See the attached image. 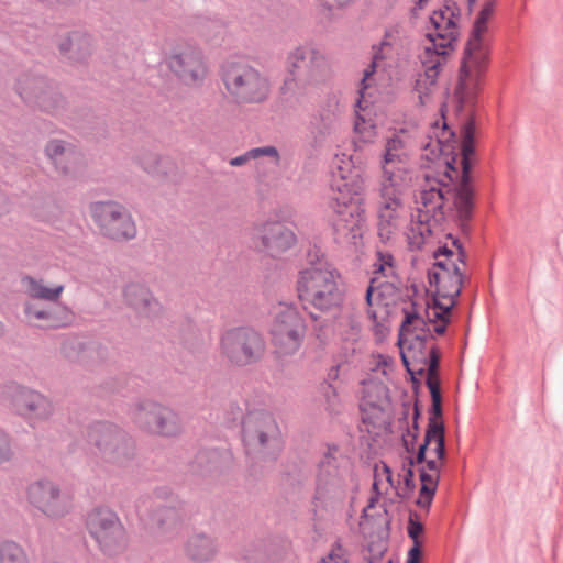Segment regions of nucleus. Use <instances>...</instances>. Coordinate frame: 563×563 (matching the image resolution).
<instances>
[{
  "label": "nucleus",
  "mask_w": 563,
  "mask_h": 563,
  "mask_svg": "<svg viewBox=\"0 0 563 563\" xmlns=\"http://www.w3.org/2000/svg\"><path fill=\"white\" fill-rule=\"evenodd\" d=\"M474 123L468 121L462 130L461 166L459 184L452 194L454 177L459 172L450 162L439 170L428 172L417 199V217L412 219L408 231V242L413 249H421L444 220L445 211L453 207L461 220L471 218L474 208V189L471 184L473 165Z\"/></svg>",
  "instance_id": "nucleus-1"
},
{
  "label": "nucleus",
  "mask_w": 563,
  "mask_h": 563,
  "mask_svg": "<svg viewBox=\"0 0 563 563\" xmlns=\"http://www.w3.org/2000/svg\"><path fill=\"white\" fill-rule=\"evenodd\" d=\"M364 188L362 170L353 166L352 157L342 155L331 181V222L339 240L357 244L363 235L365 211L361 205V195Z\"/></svg>",
  "instance_id": "nucleus-2"
},
{
  "label": "nucleus",
  "mask_w": 563,
  "mask_h": 563,
  "mask_svg": "<svg viewBox=\"0 0 563 563\" xmlns=\"http://www.w3.org/2000/svg\"><path fill=\"white\" fill-rule=\"evenodd\" d=\"M459 21L460 11L453 2H448L432 11L430 24L433 31L428 33L420 54L423 73L418 76L415 86L421 102L435 88L439 74L449 54L454 49L459 35Z\"/></svg>",
  "instance_id": "nucleus-3"
},
{
  "label": "nucleus",
  "mask_w": 563,
  "mask_h": 563,
  "mask_svg": "<svg viewBox=\"0 0 563 563\" xmlns=\"http://www.w3.org/2000/svg\"><path fill=\"white\" fill-rule=\"evenodd\" d=\"M435 263L429 272L430 286L434 287L431 301L424 309L426 318L434 324V333L443 334L450 322L451 310L455 306L462 288L464 262L446 247L434 253Z\"/></svg>",
  "instance_id": "nucleus-4"
},
{
  "label": "nucleus",
  "mask_w": 563,
  "mask_h": 563,
  "mask_svg": "<svg viewBox=\"0 0 563 563\" xmlns=\"http://www.w3.org/2000/svg\"><path fill=\"white\" fill-rule=\"evenodd\" d=\"M434 324L426 314L407 313L399 332L401 360L411 376H438L439 354L431 343Z\"/></svg>",
  "instance_id": "nucleus-5"
},
{
  "label": "nucleus",
  "mask_w": 563,
  "mask_h": 563,
  "mask_svg": "<svg viewBox=\"0 0 563 563\" xmlns=\"http://www.w3.org/2000/svg\"><path fill=\"white\" fill-rule=\"evenodd\" d=\"M297 290L303 303L322 312L339 309L344 300L341 275L329 263L320 262L300 271Z\"/></svg>",
  "instance_id": "nucleus-6"
},
{
  "label": "nucleus",
  "mask_w": 563,
  "mask_h": 563,
  "mask_svg": "<svg viewBox=\"0 0 563 563\" xmlns=\"http://www.w3.org/2000/svg\"><path fill=\"white\" fill-rule=\"evenodd\" d=\"M284 86L288 90H306L331 76V64L323 51L312 44L294 47L286 56Z\"/></svg>",
  "instance_id": "nucleus-7"
},
{
  "label": "nucleus",
  "mask_w": 563,
  "mask_h": 563,
  "mask_svg": "<svg viewBox=\"0 0 563 563\" xmlns=\"http://www.w3.org/2000/svg\"><path fill=\"white\" fill-rule=\"evenodd\" d=\"M241 412L238 405H230L232 420L241 417L242 440L249 453L268 454L280 445L278 424L268 411L247 408L244 416Z\"/></svg>",
  "instance_id": "nucleus-8"
},
{
  "label": "nucleus",
  "mask_w": 563,
  "mask_h": 563,
  "mask_svg": "<svg viewBox=\"0 0 563 563\" xmlns=\"http://www.w3.org/2000/svg\"><path fill=\"white\" fill-rule=\"evenodd\" d=\"M222 81L228 95L239 104L262 103L271 92L268 78L244 63H228L223 67Z\"/></svg>",
  "instance_id": "nucleus-9"
},
{
  "label": "nucleus",
  "mask_w": 563,
  "mask_h": 563,
  "mask_svg": "<svg viewBox=\"0 0 563 563\" xmlns=\"http://www.w3.org/2000/svg\"><path fill=\"white\" fill-rule=\"evenodd\" d=\"M487 64L488 48L479 46L477 40H468L454 90L462 106L472 104L476 100Z\"/></svg>",
  "instance_id": "nucleus-10"
},
{
  "label": "nucleus",
  "mask_w": 563,
  "mask_h": 563,
  "mask_svg": "<svg viewBox=\"0 0 563 563\" xmlns=\"http://www.w3.org/2000/svg\"><path fill=\"white\" fill-rule=\"evenodd\" d=\"M131 419L141 431L175 438L184 431V422L178 412L161 404L143 400L131 409Z\"/></svg>",
  "instance_id": "nucleus-11"
},
{
  "label": "nucleus",
  "mask_w": 563,
  "mask_h": 563,
  "mask_svg": "<svg viewBox=\"0 0 563 563\" xmlns=\"http://www.w3.org/2000/svg\"><path fill=\"white\" fill-rule=\"evenodd\" d=\"M89 213L100 234L114 241H126L136 235V225L124 206L117 201H96Z\"/></svg>",
  "instance_id": "nucleus-12"
},
{
  "label": "nucleus",
  "mask_w": 563,
  "mask_h": 563,
  "mask_svg": "<svg viewBox=\"0 0 563 563\" xmlns=\"http://www.w3.org/2000/svg\"><path fill=\"white\" fill-rule=\"evenodd\" d=\"M265 351L261 335L249 328H235L223 333L220 353L229 363L245 366L260 360Z\"/></svg>",
  "instance_id": "nucleus-13"
},
{
  "label": "nucleus",
  "mask_w": 563,
  "mask_h": 563,
  "mask_svg": "<svg viewBox=\"0 0 563 563\" xmlns=\"http://www.w3.org/2000/svg\"><path fill=\"white\" fill-rule=\"evenodd\" d=\"M271 333L277 352L289 355L299 350L306 334V324L296 308L280 305L275 313Z\"/></svg>",
  "instance_id": "nucleus-14"
},
{
  "label": "nucleus",
  "mask_w": 563,
  "mask_h": 563,
  "mask_svg": "<svg viewBox=\"0 0 563 563\" xmlns=\"http://www.w3.org/2000/svg\"><path fill=\"white\" fill-rule=\"evenodd\" d=\"M27 501L51 518H60L74 507V495L67 488L44 479L30 485L26 490Z\"/></svg>",
  "instance_id": "nucleus-15"
},
{
  "label": "nucleus",
  "mask_w": 563,
  "mask_h": 563,
  "mask_svg": "<svg viewBox=\"0 0 563 563\" xmlns=\"http://www.w3.org/2000/svg\"><path fill=\"white\" fill-rule=\"evenodd\" d=\"M87 527L104 553L113 554L124 548L126 532L112 510L107 508L92 510L88 516Z\"/></svg>",
  "instance_id": "nucleus-16"
},
{
  "label": "nucleus",
  "mask_w": 563,
  "mask_h": 563,
  "mask_svg": "<svg viewBox=\"0 0 563 563\" xmlns=\"http://www.w3.org/2000/svg\"><path fill=\"white\" fill-rule=\"evenodd\" d=\"M168 69L184 84L201 85L208 75V67L202 53L191 45H183L173 51L167 57Z\"/></svg>",
  "instance_id": "nucleus-17"
},
{
  "label": "nucleus",
  "mask_w": 563,
  "mask_h": 563,
  "mask_svg": "<svg viewBox=\"0 0 563 563\" xmlns=\"http://www.w3.org/2000/svg\"><path fill=\"white\" fill-rule=\"evenodd\" d=\"M296 242L294 231L280 222H267L252 231L253 246L272 257L282 255Z\"/></svg>",
  "instance_id": "nucleus-18"
},
{
  "label": "nucleus",
  "mask_w": 563,
  "mask_h": 563,
  "mask_svg": "<svg viewBox=\"0 0 563 563\" xmlns=\"http://www.w3.org/2000/svg\"><path fill=\"white\" fill-rule=\"evenodd\" d=\"M416 132L412 126L389 129L384 137L379 165H410Z\"/></svg>",
  "instance_id": "nucleus-19"
},
{
  "label": "nucleus",
  "mask_w": 563,
  "mask_h": 563,
  "mask_svg": "<svg viewBox=\"0 0 563 563\" xmlns=\"http://www.w3.org/2000/svg\"><path fill=\"white\" fill-rule=\"evenodd\" d=\"M407 214L404 196L378 194L377 218L378 234L388 240L400 228Z\"/></svg>",
  "instance_id": "nucleus-20"
},
{
  "label": "nucleus",
  "mask_w": 563,
  "mask_h": 563,
  "mask_svg": "<svg viewBox=\"0 0 563 563\" xmlns=\"http://www.w3.org/2000/svg\"><path fill=\"white\" fill-rule=\"evenodd\" d=\"M379 167L378 194L404 196L415 183L416 175L411 165H379Z\"/></svg>",
  "instance_id": "nucleus-21"
},
{
  "label": "nucleus",
  "mask_w": 563,
  "mask_h": 563,
  "mask_svg": "<svg viewBox=\"0 0 563 563\" xmlns=\"http://www.w3.org/2000/svg\"><path fill=\"white\" fill-rule=\"evenodd\" d=\"M15 404L19 413L31 424L48 420L55 411L53 402L47 397L29 389L19 393Z\"/></svg>",
  "instance_id": "nucleus-22"
},
{
  "label": "nucleus",
  "mask_w": 563,
  "mask_h": 563,
  "mask_svg": "<svg viewBox=\"0 0 563 563\" xmlns=\"http://www.w3.org/2000/svg\"><path fill=\"white\" fill-rule=\"evenodd\" d=\"M373 267L374 277L372 278L366 291V301L369 307L380 305L383 297L382 288L388 289L389 286L393 285L391 282L380 283L379 278L385 277L393 279L396 277L394 257L388 252L378 251L376 253V261L373 264Z\"/></svg>",
  "instance_id": "nucleus-23"
},
{
  "label": "nucleus",
  "mask_w": 563,
  "mask_h": 563,
  "mask_svg": "<svg viewBox=\"0 0 563 563\" xmlns=\"http://www.w3.org/2000/svg\"><path fill=\"white\" fill-rule=\"evenodd\" d=\"M44 152L59 175L68 176L77 170L80 155L73 144L62 140H51L46 143Z\"/></svg>",
  "instance_id": "nucleus-24"
},
{
  "label": "nucleus",
  "mask_w": 563,
  "mask_h": 563,
  "mask_svg": "<svg viewBox=\"0 0 563 563\" xmlns=\"http://www.w3.org/2000/svg\"><path fill=\"white\" fill-rule=\"evenodd\" d=\"M91 441L104 452L123 454L132 441L128 434L115 426L99 424L90 433Z\"/></svg>",
  "instance_id": "nucleus-25"
},
{
  "label": "nucleus",
  "mask_w": 563,
  "mask_h": 563,
  "mask_svg": "<svg viewBox=\"0 0 563 563\" xmlns=\"http://www.w3.org/2000/svg\"><path fill=\"white\" fill-rule=\"evenodd\" d=\"M438 461L439 460H417L419 464H422L419 468L421 487L417 505L426 511H428L431 506L440 478Z\"/></svg>",
  "instance_id": "nucleus-26"
},
{
  "label": "nucleus",
  "mask_w": 563,
  "mask_h": 563,
  "mask_svg": "<svg viewBox=\"0 0 563 563\" xmlns=\"http://www.w3.org/2000/svg\"><path fill=\"white\" fill-rule=\"evenodd\" d=\"M391 54L393 46L387 41H383L380 45L377 48H375L372 64L364 70V76L361 82V98L357 101V107L360 108L361 111L365 112L366 110V107H363L362 103L366 102V90L371 87L372 82L374 81L373 76L379 71H385L386 67L389 66L387 60L391 58Z\"/></svg>",
  "instance_id": "nucleus-27"
},
{
  "label": "nucleus",
  "mask_w": 563,
  "mask_h": 563,
  "mask_svg": "<svg viewBox=\"0 0 563 563\" xmlns=\"http://www.w3.org/2000/svg\"><path fill=\"white\" fill-rule=\"evenodd\" d=\"M63 320L59 319L54 309L47 305L30 300L24 307L26 319L30 323L36 327L57 328L62 327L68 321L70 312L67 309H60Z\"/></svg>",
  "instance_id": "nucleus-28"
},
{
  "label": "nucleus",
  "mask_w": 563,
  "mask_h": 563,
  "mask_svg": "<svg viewBox=\"0 0 563 563\" xmlns=\"http://www.w3.org/2000/svg\"><path fill=\"white\" fill-rule=\"evenodd\" d=\"M400 477L399 466L380 461L374 467L373 488L377 494H388L393 490L397 495Z\"/></svg>",
  "instance_id": "nucleus-29"
},
{
  "label": "nucleus",
  "mask_w": 563,
  "mask_h": 563,
  "mask_svg": "<svg viewBox=\"0 0 563 563\" xmlns=\"http://www.w3.org/2000/svg\"><path fill=\"white\" fill-rule=\"evenodd\" d=\"M124 298L140 313L151 314L159 310V303L143 285H128L124 288Z\"/></svg>",
  "instance_id": "nucleus-30"
},
{
  "label": "nucleus",
  "mask_w": 563,
  "mask_h": 563,
  "mask_svg": "<svg viewBox=\"0 0 563 563\" xmlns=\"http://www.w3.org/2000/svg\"><path fill=\"white\" fill-rule=\"evenodd\" d=\"M22 285L31 300H42L47 303H56L65 289L62 284L48 287L42 279L30 276L22 279Z\"/></svg>",
  "instance_id": "nucleus-31"
},
{
  "label": "nucleus",
  "mask_w": 563,
  "mask_h": 563,
  "mask_svg": "<svg viewBox=\"0 0 563 563\" xmlns=\"http://www.w3.org/2000/svg\"><path fill=\"white\" fill-rule=\"evenodd\" d=\"M217 553L214 540L203 533L192 536L186 543L187 556L196 562H207Z\"/></svg>",
  "instance_id": "nucleus-32"
},
{
  "label": "nucleus",
  "mask_w": 563,
  "mask_h": 563,
  "mask_svg": "<svg viewBox=\"0 0 563 563\" xmlns=\"http://www.w3.org/2000/svg\"><path fill=\"white\" fill-rule=\"evenodd\" d=\"M430 448L438 457L444 456V435L443 428L435 422L429 428L426 433L424 443L419 446L417 457H424L426 449Z\"/></svg>",
  "instance_id": "nucleus-33"
},
{
  "label": "nucleus",
  "mask_w": 563,
  "mask_h": 563,
  "mask_svg": "<svg viewBox=\"0 0 563 563\" xmlns=\"http://www.w3.org/2000/svg\"><path fill=\"white\" fill-rule=\"evenodd\" d=\"M494 11L495 0H486L474 23L473 33L470 40H477L482 47H487L484 41V35L487 31V23L492 19Z\"/></svg>",
  "instance_id": "nucleus-34"
},
{
  "label": "nucleus",
  "mask_w": 563,
  "mask_h": 563,
  "mask_svg": "<svg viewBox=\"0 0 563 563\" xmlns=\"http://www.w3.org/2000/svg\"><path fill=\"white\" fill-rule=\"evenodd\" d=\"M363 424L368 433L380 435L387 431V415L380 408H373V416L364 410Z\"/></svg>",
  "instance_id": "nucleus-35"
},
{
  "label": "nucleus",
  "mask_w": 563,
  "mask_h": 563,
  "mask_svg": "<svg viewBox=\"0 0 563 563\" xmlns=\"http://www.w3.org/2000/svg\"><path fill=\"white\" fill-rule=\"evenodd\" d=\"M354 129L363 142L372 143L377 136L376 123L367 113L357 112Z\"/></svg>",
  "instance_id": "nucleus-36"
},
{
  "label": "nucleus",
  "mask_w": 563,
  "mask_h": 563,
  "mask_svg": "<svg viewBox=\"0 0 563 563\" xmlns=\"http://www.w3.org/2000/svg\"><path fill=\"white\" fill-rule=\"evenodd\" d=\"M0 563H27V558L19 544L7 541L0 545Z\"/></svg>",
  "instance_id": "nucleus-37"
},
{
  "label": "nucleus",
  "mask_w": 563,
  "mask_h": 563,
  "mask_svg": "<svg viewBox=\"0 0 563 563\" xmlns=\"http://www.w3.org/2000/svg\"><path fill=\"white\" fill-rule=\"evenodd\" d=\"M261 156H271L275 159V162L278 161V152L274 146H265V147H256L247 151L243 155L233 157L230 159L231 166H242L245 163H247L250 159H256Z\"/></svg>",
  "instance_id": "nucleus-38"
},
{
  "label": "nucleus",
  "mask_w": 563,
  "mask_h": 563,
  "mask_svg": "<svg viewBox=\"0 0 563 563\" xmlns=\"http://www.w3.org/2000/svg\"><path fill=\"white\" fill-rule=\"evenodd\" d=\"M322 395L327 405V410L330 412H339L343 405L340 387L332 384L325 383L322 385Z\"/></svg>",
  "instance_id": "nucleus-39"
},
{
  "label": "nucleus",
  "mask_w": 563,
  "mask_h": 563,
  "mask_svg": "<svg viewBox=\"0 0 563 563\" xmlns=\"http://www.w3.org/2000/svg\"><path fill=\"white\" fill-rule=\"evenodd\" d=\"M409 466L401 465L399 467L401 477L399 483V489H397V496L407 497L413 489V473L411 466H413V460H409Z\"/></svg>",
  "instance_id": "nucleus-40"
},
{
  "label": "nucleus",
  "mask_w": 563,
  "mask_h": 563,
  "mask_svg": "<svg viewBox=\"0 0 563 563\" xmlns=\"http://www.w3.org/2000/svg\"><path fill=\"white\" fill-rule=\"evenodd\" d=\"M426 383H427L428 388L430 389V394H431V398H432V413H433L432 420H435V419L440 418L441 413H442L440 382L437 376V377H428Z\"/></svg>",
  "instance_id": "nucleus-41"
},
{
  "label": "nucleus",
  "mask_w": 563,
  "mask_h": 563,
  "mask_svg": "<svg viewBox=\"0 0 563 563\" xmlns=\"http://www.w3.org/2000/svg\"><path fill=\"white\" fill-rule=\"evenodd\" d=\"M434 136L438 140L441 152H443V153L450 152L453 148V146H451L450 142L454 139V133L449 130L445 122L443 123L441 129H439L438 126L435 128Z\"/></svg>",
  "instance_id": "nucleus-42"
},
{
  "label": "nucleus",
  "mask_w": 563,
  "mask_h": 563,
  "mask_svg": "<svg viewBox=\"0 0 563 563\" xmlns=\"http://www.w3.org/2000/svg\"><path fill=\"white\" fill-rule=\"evenodd\" d=\"M321 563H346V552L340 544H335Z\"/></svg>",
  "instance_id": "nucleus-43"
},
{
  "label": "nucleus",
  "mask_w": 563,
  "mask_h": 563,
  "mask_svg": "<svg viewBox=\"0 0 563 563\" xmlns=\"http://www.w3.org/2000/svg\"><path fill=\"white\" fill-rule=\"evenodd\" d=\"M423 532V526L418 520L417 515H410L409 523H408V534L413 540V542H418L419 536Z\"/></svg>",
  "instance_id": "nucleus-44"
},
{
  "label": "nucleus",
  "mask_w": 563,
  "mask_h": 563,
  "mask_svg": "<svg viewBox=\"0 0 563 563\" xmlns=\"http://www.w3.org/2000/svg\"><path fill=\"white\" fill-rule=\"evenodd\" d=\"M82 42V37H80L79 35H74L69 37L66 43H63L60 47L63 51L71 52L79 49Z\"/></svg>",
  "instance_id": "nucleus-45"
},
{
  "label": "nucleus",
  "mask_w": 563,
  "mask_h": 563,
  "mask_svg": "<svg viewBox=\"0 0 563 563\" xmlns=\"http://www.w3.org/2000/svg\"><path fill=\"white\" fill-rule=\"evenodd\" d=\"M422 552L419 542L409 550L406 563H421Z\"/></svg>",
  "instance_id": "nucleus-46"
},
{
  "label": "nucleus",
  "mask_w": 563,
  "mask_h": 563,
  "mask_svg": "<svg viewBox=\"0 0 563 563\" xmlns=\"http://www.w3.org/2000/svg\"><path fill=\"white\" fill-rule=\"evenodd\" d=\"M431 1L432 0H416L411 8V13L415 16H419L420 13L430 5Z\"/></svg>",
  "instance_id": "nucleus-47"
},
{
  "label": "nucleus",
  "mask_w": 563,
  "mask_h": 563,
  "mask_svg": "<svg viewBox=\"0 0 563 563\" xmlns=\"http://www.w3.org/2000/svg\"><path fill=\"white\" fill-rule=\"evenodd\" d=\"M10 452V439L8 434L0 429V455L8 454Z\"/></svg>",
  "instance_id": "nucleus-48"
},
{
  "label": "nucleus",
  "mask_w": 563,
  "mask_h": 563,
  "mask_svg": "<svg viewBox=\"0 0 563 563\" xmlns=\"http://www.w3.org/2000/svg\"><path fill=\"white\" fill-rule=\"evenodd\" d=\"M30 88L32 90L36 89L37 84L34 81L30 82ZM19 93L21 95L22 98H24L27 101H31L33 98V91H29V88L21 87Z\"/></svg>",
  "instance_id": "nucleus-49"
},
{
  "label": "nucleus",
  "mask_w": 563,
  "mask_h": 563,
  "mask_svg": "<svg viewBox=\"0 0 563 563\" xmlns=\"http://www.w3.org/2000/svg\"><path fill=\"white\" fill-rule=\"evenodd\" d=\"M338 377H339V367H333L330 371V373L328 375V378H329V380H336Z\"/></svg>",
  "instance_id": "nucleus-50"
},
{
  "label": "nucleus",
  "mask_w": 563,
  "mask_h": 563,
  "mask_svg": "<svg viewBox=\"0 0 563 563\" xmlns=\"http://www.w3.org/2000/svg\"><path fill=\"white\" fill-rule=\"evenodd\" d=\"M34 97L36 98V102L38 103V106H41V107H43L45 109H48V107L46 106L45 97L44 96L35 95Z\"/></svg>",
  "instance_id": "nucleus-51"
},
{
  "label": "nucleus",
  "mask_w": 563,
  "mask_h": 563,
  "mask_svg": "<svg viewBox=\"0 0 563 563\" xmlns=\"http://www.w3.org/2000/svg\"><path fill=\"white\" fill-rule=\"evenodd\" d=\"M152 505H153V501L151 499L146 498V499H141L139 506L141 508H147V507H150Z\"/></svg>",
  "instance_id": "nucleus-52"
},
{
  "label": "nucleus",
  "mask_w": 563,
  "mask_h": 563,
  "mask_svg": "<svg viewBox=\"0 0 563 563\" xmlns=\"http://www.w3.org/2000/svg\"><path fill=\"white\" fill-rule=\"evenodd\" d=\"M333 2H335L339 7H345L347 4H350L351 2H353L354 0H332Z\"/></svg>",
  "instance_id": "nucleus-53"
},
{
  "label": "nucleus",
  "mask_w": 563,
  "mask_h": 563,
  "mask_svg": "<svg viewBox=\"0 0 563 563\" xmlns=\"http://www.w3.org/2000/svg\"><path fill=\"white\" fill-rule=\"evenodd\" d=\"M164 514H166V516L170 519L175 518V511L174 510H170V509H164L163 510Z\"/></svg>",
  "instance_id": "nucleus-54"
},
{
  "label": "nucleus",
  "mask_w": 563,
  "mask_h": 563,
  "mask_svg": "<svg viewBox=\"0 0 563 563\" xmlns=\"http://www.w3.org/2000/svg\"><path fill=\"white\" fill-rule=\"evenodd\" d=\"M338 453V448L335 445L329 448V453H328V457L331 456V455H334Z\"/></svg>",
  "instance_id": "nucleus-55"
},
{
  "label": "nucleus",
  "mask_w": 563,
  "mask_h": 563,
  "mask_svg": "<svg viewBox=\"0 0 563 563\" xmlns=\"http://www.w3.org/2000/svg\"><path fill=\"white\" fill-rule=\"evenodd\" d=\"M418 416H419L418 407H417V405H415L413 406V418H415V420L417 419Z\"/></svg>",
  "instance_id": "nucleus-56"
},
{
  "label": "nucleus",
  "mask_w": 563,
  "mask_h": 563,
  "mask_svg": "<svg viewBox=\"0 0 563 563\" xmlns=\"http://www.w3.org/2000/svg\"><path fill=\"white\" fill-rule=\"evenodd\" d=\"M154 519H156V521L159 526L163 525V520L161 519V514H157Z\"/></svg>",
  "instance_id": "nucleus-57"
},
{
  "label": "nucleus",
  "mask_w": 563,
  "mask_h": 563,
  "mask_svg": "<svg viewBox=\"0 0 563 563\" xmlns=\"http://www.w3.org/2000/svg\"><path fill=\"white\" fill-rule=\"evenodd\" d=\"M3 332V325L2 323L0 322V334Z\"/></svg>",
  "instance_id": "nucleus-58"
}]
</instances>
